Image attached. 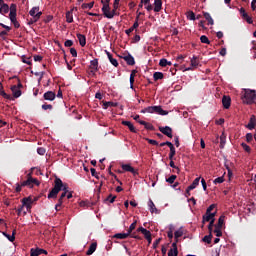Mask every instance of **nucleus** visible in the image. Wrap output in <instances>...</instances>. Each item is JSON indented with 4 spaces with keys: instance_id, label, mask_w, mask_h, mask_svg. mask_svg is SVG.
I'll return each mask as SVG.
<instances>
[{
    "instance_id": "1",
    "label": "nucleus",
    "mask_w": 256,
    "mask_h": 256,
    "mask_svg": "<svg viewBox=\"0 0 256 256\" xmlns=\"http://www.w3.org/2000/svg\"><path fill=\"white\" fill-rule=\"evenodd\" d=\"M62 194H60L59 200H58V207L62 206L63 200L64 198L67 197V184H64L61 180V178H55L54 180V188H52V190H50V192L48 193L47 198L48 199H55L57 198V195L61 192Z\"/></svg>"
},
{
    "instance_id": "2",
    "label": "nucleus",
    "mask_w": 256,
    "mask_h": 256,
    "mask_svg": "<svg viewBox=\"0 0 256 256\" xmlns=\"http://www.w3.org/2000/svg\"><path fill=\"white\" fill-rule=\"evenodd\" d=\"M101 12L106 19H112L117 15V9H119V3H113V9L110 8V2H102Z\"/></svg>"
},
{
    "instance_id": "3",
    "label": "nucleus",
    "mask_w": 256,
    "mask_h": 256,
    "mask_svg": "<svg viewBox=\"0 0 256 256\" xmlns=\"http://www.w3.org/2000/svg\"><path fill=\"white\" fill-rule=\"evenodd\" d=\"M243 103L246 105H252L256 101V92L255 90L244 89V94L241 97Z\"/></svg>"
},
{
    "instance_id": "4",
    "label": "nucleus",
    "mask_w": 256,
    "mask_h": 256,
    "mask_svg": "<svg viewBox=\"0 0 256 256\" xmlns=\"http://www.w3.org/2000/svg\"><path fill=\"white\" fill-rule=\"evenodd\" d=\"M29 14H30L31 18L28 19V25H30V26L37 23L38 20L40 19V17H42V12L40 11V7H38V6L31 8Z\"/></svg>"
},
{
    "instance_id": "5",
    "label": "nucleus",
    "mask_w": 256,
    "mask_h": 256,
    "mask_svg": "<svg viewBox=\"0 0 256 256\" xmlns=\"http://www.w3.org/2000/svg\"><path fill=\"white\" fill-rule=\"evenodd\" d=\"M40 182L36 178H32L31 174H28V178L21 182V187L33 188V186H39Z\"/></svg>"
},
{
    "instance_id": "6",
    "label": "nucleus",
    "mask_w": 256,
    "mask_h": 256,
    "mask_svg": "<svg viewBox=\"0 0 256 256\" xmlns=\"http://www.w3.org/2000/svg\"><path fill=\"white\" fill-rule=\"evenodd\" d=\"M134 238V239H141L138 235L137 232H127V233H120V234H115L113 235V238L115 239H120V240H124L127 238Z\"/></svg>"
},
{
    "instance_id": "7",
    "label": "nucleus",
    "mask_w": 256,
    "mask_h": 256,
    "mask_svg": "<svg viewBox=\"0 0 256 256\" xmlns=\"http://www.w3.org/2000/svg\"><path fill=\"white\" fill-rule=\"evenodd\" d=\"M164 146H168L170 148L169 158H170V160H173V157H175V155L177 153L175 146H173V144L170 141L162 142L161 147H164Z\"/></svg>"
},
{
    "instance_id": "8",
    "label": "nucleus",
    "mask_w": 256,
    "mask_h": 256,
    "mask_svg": "<svg viewBox=\"0 0 256 256\" xmlns=\"http://www.w3.org/2000/svg\"><path fill=\"white\" fill-rule=\"evenodd\" d=\"M147 11H154V13H159L161 11V0H154V8L152 5H147Z\"/></svg>"
},
{
    "instance_id": "9",
    "label": "nucleus",
    "mask_w": 256,
    "mask_h": 256,
    "mask_svg": "<svg viewBox=\"0 0 256 256\" xmlns=\"http://www.w3.org/2000/svg\"><path fill=\"white\" fill-rule=\"evenodd\" d=\"M89 69H91V71H89V74L95 76V73L98 72V59L91 60L89 64Z\"/></svg>"
},
{
    "instance_id": "10",
    "label": "nucleus",
    "mask_w": 256,
    "mask_h": 256,
    "mask_svg": "<svg viewBox=\"0 0 256 256\" xmlns=\"http://www.w3.org/2000/svg\"><path fill=\"white\" fill-rule=\"evenodd\" d=\"M138 232L144 235V238H146L147 242H151V232H149V230H147L146 228L139 227L137 228V231L135 233Z\"/></svg>"
},
{
    "instance_id": "11",
    "label": "nucleus",
    "mask_w": 256,
    "mask_h": 256,
    "mask_svg": "<svg viewBox=\"0 0 256 256\" xmlns=\"http://www.w3.org/2000/svg\"><path fill=\"white\" fill-rule=\"evenodd\" d=\"M21 203H23V206H25L26 209H31L32 204L35 203V200L32 199V196H28L26 198H23L21 200Z\"/></svg>"
},
{
    "instance_id": "12",
    "label": "nucleus",
    "mask_w": 256,
    "mask_h": 256,
    "mask_svg": "<svg viewBox=\"0 0 256 256\" xmlns=\"http://www.w3.org/2000/svg\"><path fill=\"white\" fill-rule=\"evenodd\" d=\"M55 97H57L55 95V92L48 91V92L43 93V100H45V101L53 102L55 100Z\"/></svg>"
},
{
    "instance_id": "13",
    "label": "nucleus",
    "mask_w": 256,
    "mask_h": 256,
    "mask_svg": "<svg viewBox=\"0 0 256 256\" xmlns=\"http://www.w3.org/2000/svg\"><path fill=\"white\" fill-rule=\"evenodd\" d=\"M9 20L11 23H18L16 20V4H11V12L9 13Z\"/></svg>"
},
{
    "instance_id": "14",
    "label": "nucleus",
    "mask_w": 256,
    "mask_h": 256,
    "mask_svg": "<svg viewBox=\"0 0 256 256\" xmlns=\"http://www.w3.org/2000/svg\"><path fill=\"white\" fill-rule=\"evenodd\" d=\"M161 134H163L164 136L170 139L173 138V130L171 129V127H168V126L161 127Z\"/></svg>"
},
{
    "instance_id": "15",
    "label": "nucleus",
    "mask_w": 256,
    "mask_h": 256,
    "mask_svg": "<svg viewBox=\"0 0 256 256\" xmlns=\"http://www.w3.org/2000/svg\"><path fill=\"white\" fill-rule=\"evenodd\" d=\"M214 217H216V213H205V215L202 217V224H205L206 222L215 221Z\"/></svg>"
},
{
    "instance_id": "16",
    "label": "nucleus",
    "mask_w": 256,
    "mask_h": 256,
    "mask_svg": "<svg viewBox=\"0 0 256 256\" xmlns=\"http://www.w3.org/2000/svg\"><path fill=\"white\" fill-rule=\"evenodd\" d=\"M199 181H200V177L195 178V180H193L192 184H190V186L187 187V195H190V191L194 190L197 186H199Z\"/></svg>"
},
{
    "instance_id": "17",
    "label": "nucleus",
    "mask_w": 256,
    "mask_h": 256,
    "mask_svg": "<svg viewBox=\"0 0 256 256\" xmlns=\"http://www.w3.org/2000/svg\"><path fill=\"white\" fill-rule=\"evenodd\" d=\"M231 106V97L229 96H222V107H224V109H229V107Z\"/></svg>"
},
{
    "instance_id": "18",
    "label": "nucleus",
    "mask_w": 256,
    "mask_h": 256,
    "mask_svg": "<svg viewBox=\"0 0 256 256\" xmlns=\"http://www.w3.org/2000/svg\"><path fill=\"white\" fill-rule=\"evenodd\" d=\"M255 127H256V117H255V115H251L250 121L246 125V129L253 130V129H255Z\"/></svg>"
},
{
    "instance_id": "19",
    "label": "nucleus",
    "mask_w": 256,
    "mask_h": 256,
    "mask_svg": "<svg viewBox=\"0 0 256 256\" xmlns=\"http://www.w3.org/2000/svg\"><path fill=\"white\" fill-rule=\"evenodd\" d=\"M147 207H149L151 214H159V210L154 205L153 200L149 199V202H147Z\"/></svg>"
},
{
    "instance_id": "20",
    "label": "nucleus",
    "mask_w": 256,
    "mask_h": 256,
    "mask_svg": "<svg viewBox=\"0 0 256 256\" xmlns=\"http://www.w3.org/2000/svg\"><path fill=\"white\" fill-rule=\"evenodd\" d=\"M138 20H139V16L135 18L134 25H132V27H130L129 29L125 30V34L129 36L134 30H136L139 27V23L137 22Z\"/></svg>"
},
{
    "instance_id": "21",
    "label": "nucleus",
    "mask_w": 256,
    "mask_h": 256,
    "mask_svg": "<svg viewBox=\"0 0 256 256\" xmlns=\"http://www.w3.org/2000/svg\"><path fill=\"white\" fill-rule=\"evenodd\" d=\"M123 59L127 63V65H129V66L136 65V60H134V57L131 54H129L127 56H124Z\"/></svg>"
},
{
    "instance_id": "22",
    "label": "nucleus",
    "mask_w": 256,
    "mask_h": 256,
    "mask_svg": "<svg viewBox=\"0 0 256 256\" xmlns=\"http://www.w3.org/2000/svg\"><path fill=\"white\" fill-rule=\"evenodd\" d=\"M122 170H124L125 172L132 173L134 175H137L136 169H134L130 164L122 165Z\"/></svg>"
},
{
    "instance_id": "23",
    "label": "nucleus",
    "mask_w": 256,
    "mask_h": 256,
    "mask_svg": "<svg viewBox=\"0 0 256 256\" xmlns=\"http://www.w3.org/2000/svg\"><path fill=\"white\" fill-rule=\"evenodd\" d=\"M172 247L169 251H168V256H178V248H177V242L172 244Z\"/></svg>"
},
{
    "instance_id": "24",
    "label": "nucleus",
    "mask_w": 256,
    "mask_h": 256,
    "mask_svg": "<svg viewBox=\"0 0 256 256\" xmlns=\"http://www.w3.org/2000/svg\"><path fill=\"white\" fill-rule=\"evenodd\" d=\"M97 247V243L93 242L91 245H89L88 251H86V256H91L93 253H95Z\"/></svg>"
},
{
    "instance_id": "25",
    "label": "nucleus",
    "mask_w": 256,
    "mask_h": 256,
    "mask_svg": "<svg viewBox=\"0 0 256 256\" xmlns=\"http://www.w3.org/2000/svg\"><path fill=\"white\" fill-rule=\"evenodd\" d=\"M106 56L108 57V60L110 61V63H112V65L117 68L119 66V62L117 61V59H114L112 54L110 52H106Z\"/></svg>"
},
{
    "instance_id": "26",
    "label": "nucleus",
    "mask_w": 256,
    "mask_h": 256,
    "mask_svg": "<svg viewBox=\"0 0 256 256\" xmlns=\"http://www.w3.org/2000/svg\"><path fill=\"white\" fill-rule=\"evenodd\" d=\"M0 13L2 15L11 13V6H9L8 4H2L0 8Z\"/></svg>"
},
{
    "instance_id": "27",
    "label": "nucleus",
    "mask_w": 256,
    "mask_h": 256,
    "mask_svg": "<svg viewBox=\"0 0 256 256\" xmlns=\"http://www.w3.org/2000/svg\"><path fill=\"white\" fill-rule=\"evenodd\" d=\"M11 92H13V97L16 99L21 96V90L17 86H11Z\"/></svg>"
},
{
    "instance_id": "28",
    "label": "nucleus",
    "mask_w": 256,
    "mask_h": 256,
    "mask_svg": "<svg viewBox=\"0 0 256 256\" xmlns=\"http://www.w3.org/2000/svg\"><path fill=\"white\" fill-rule=\"evenodd\" d=\"M122 125L127 126L131 133H136V127H134L131 121H122Z\"/></svg>"
},
{
    "instance_id": "29",
    "label": "nucleus",
    "mask_w": 256,
    "mask_h": 256,
    "mask_svg": "<svg viewBox=\"0 0 256 256\" xmlns=\"http://www.w3.org/2000/svg\"><path fill=\"white\" fill-rule=\"evenodd\" d=\"M76 8H72L71 11H67L66 13V22L69 24L73 23V10H75Z\"/></svg>"
},
{
    "instance_id": "30",
    "label": "nucleus",
    "mask_w": 256,
    "mask_h": 256,
    "mask_svg": "<svg viewBox=\"0 0 256 256\" xmlns=\"http://www.w3.org/2000/svg\"><path fill=\"white\" fill-rule=\"evenodd\" d=\"M76 37L78 38L79 41V45L81 47L86 46V36L82 35V34H77Z\"/></svg>"
},
{
    "instance_id": "31",
    "label": "nucleus",
    "mask_w": 256,
    "mask_h": 256,
    "mask_svg": "<svg viewBox=\"0 0 256 256\" xmlns=\"http://www.w3.org/2000/svg\"><path fill=\"white\" fill-rule=\"evenodd\" d=\"M136 70H132V72H130V89H134V78L136 77Z\"/></svg>"
},
{
    "instance_id": "32",
    "label": "nucleus",
    "mask_w": 256,
    "mask_h": 256,
    "mask_svg": "<svg viewBox=\"0 0 256 256\" xmlns=\"http://www.w3.org/2000/svg\"><path fill=\"white\" fill-rule=\"evenodd\" d=\"M204 18L205 21H207V25H214V20L212 19L211 14L204 12Z\"/></svg>"
},
{
    "instance_id": "33",
    "label": "nucleus",
    "mask_w": 256,
    "mask_h": 256,
    "mask_svg": "<svg viewBox=\"0 0 256 256\" xmlns=\"http://www.w3.org/2000/svg\"><path fill=\"white\" fill-rule=\"evenodd\" d=\"M2 235L6 238H8L9 242H15V235H16V230H13V235H9L6 232H2Z\"/></svg>"
},
{
    "instance_id": "34",
    "label": "nucleus",
    "mask_w": 256,
    "mask_h": 256,
    "mask_svg": "<svg viewBox=\"0 0 256 256\" xmlns=\"http://www.w3.org/2000/svg\"><path fill=\"white\" fill-rule=\"evenodd\" d=\"M140 125H143L146 130L153 131L154 127L152 124L147 123L146 121H139Z\"/></svg>"
},
{
    "instance_id": "35",
    "label": "nucleus",
    "mask_w": 256,
    "mask_h": 256,
    "mask_svg": "<svg viewBox=\"0 0 256 256\" xmlns=\"http://www.w3.org/2000/svg\"><path fill=\"white\" fill-rule=\"evenodd\" d=\"M31 253H36L38 255H47V250H44V249H40V248H36V249H31L30 250Z\"/></svg>"
},
{
    "instance_id": "36",
    "label": "nucleus",
    "mask_w": 256,
    "mask_h": 256,
    "mask_svg": "<svg viewBox=\"0 0 256 256\" xmlns=\"http://www.w3.org/2000/svg\"><path fill=\"white\" fill-rule=\"evenodd\" d=\"M226 218V216H224V215H221L220 217H219V220L217 221V226H216V228H218V229H222L223 228V225H224V219Z\"/></svg>"
},
{
    "instance_id": "37",
    "label": "nucleus",
    "mask_w": 256,
    "mask_h": 256,
    "mask_svg": "<svg viewBox=\"0 0 256 256\" xmlns=\"http://www.w3.org/2000/svg\"><path fill=\"white\" fill-rule=\"evenodd\" d=\"M219 140L221 141L219 147L221 149H224V146L226 145V136L224 135V133L221 134V136L219 137Z\"/></svg>"
},
{
    "instance_id": "38",
    "label": "nucleus",
    "mask_w": 256,
    "mask_h": 256,
    "mask_svg": "<svg viewBox=\"0 0 256 256\" xmlns=\"http://www.w3.org/2000/svg\"><path fill=\"white\" fill-rule=\"evenodd\" d=\"M95 5V2H89V3H84L81 5V9H92L93 6Z\"/></svg>"
},
{
    "instance_id": "39",
    "label": "nucleus",
    "mask_w": 256,
    "mask_h": 256,
    "mask_svg": "<svg viewBox=\"0 0 256 256\" xmlns=\"http://www.w3.org/2000/svg\"><path fill=\"white\" fill-rule=\"evenodd\" d=\"M190 65L192 68H197V66H199V61L196 56H193L192 60H190Z\"/></svg>"
},
{
    "instance_id": "40",
    "label": "nucleus",
    "mask_w": 256,
    "mask_h": 256,
    "mask_svg": "<svg viewBox=\"0 0 256 256\" xmlns=\"http://www.w3.org/2000/svg\"><path fill=\"white\" fill-rule=\"evenodd\" d=\"M203 242L207 243V244H211L212 241V232H209V235L204 236V238L202 239Z\"/></svg>"
},
{
    "instance_id": "41",
    "label": "nucleus",
    "mask_w": 256,
    "mask_h": 256,
    "mask_svg": "<svg viewBox=\"0 0 256 256\" xmlns=\"http://www.w3.org/2000/svg\"><path fill=\"white\" fill-rule=\"evenodd\" d=\"M200 42L204 43V44H207V45L211 44V41L205 35L200 36Z\"/></svg>"
},
{
    "instance_id": "42",
    "label": "nucleus",
    "mask_w": 256,
    "mask_h": 256,
    "mask_svg": "<svg viewBox=\"0 0 256 256\" xmlns=\"http://www.w3.org/2000/svg\"><path fill=\"white\" fill-rule=\"evenodd\" d=\"M115 199H117V196H113L112 194H110L106 197L105 201L110 202V204H113L115 202Z\"/></svg>"
},
{
    "instance_id": "43",
    "label": "nucleus",
    "mask_w": 256,
    "mask_h": 256,
    "mask_svg": "<svg viewBox=\"0 0 256 256\" xmlns=\"http://www.w3.org/2000/svg\"><path fill=\"white\" fill-rule=\"evenodd\" d=\"M152 113L156 115H161V106H152Z\"/></svg>"
},
{
    "instance_id": "44",
    "label": "nucleus",
    "mask_w": 256,
    "mask_h": 256,
    "mask_svg": "<svg viewBox=\"0 0 256 256\" xmlns=\"http://www.w3.org/2000/svg\"><path fill=\"white\" fill-rule=\"evenodd\" d=\"M183 236V229L180 228L175 231V239L177 240L178 238H181Z\"/></svg>"
},
{
    "instance_id": "45",
    "label": "nucleus",
    "mask_w": 256,
    "mask_h": 256,
    "mask_svg": "<svg viewBox=\"0 0 256 256\" xmlns=\"http://www.w3.org/2000/svg\"><path fill=\"white\" fill-rule=\"evenodd\" d=\"M166 66H171V62L166 59H161V68H165Z\"/></svg>"
},
{
    "instance_id": "46",
    "label": "nucleus",
    "mask_w": 256,
    "mask_h": 256,
    "mask_svg": "<svg viewBox=\"0 0 256 256\" xmlns=\"http://www.w3.org/2000/svg\"><path fill=\"white\" fill-rule=\"evenodd\" d=\"M187 18L190 21H195V14L192 11L187 12Z\"/></svg>"
},
{
    "instance_id": "47",
    "label": "nucleus",
    "mask_w": 256,
    "mask_h": 256,
    "mask_svg": "<svg viewBox=\"0 0 256 256\" xmlns=\"http://www.w3.org/2000/svg\"><path fill=\"white\" fill-rule=\"evenodd\" d=\"M0 95L4 99L11 100V96L9 94H7L6 92H4V90H0Z\"/></svg>"
},
{
    "instance_id": "48",
    "label": "nucleus",
    "mask_w": 256,
    "mask_h": 256,
    "mask_svg": "<svg viewBox=\"0 0 256 256\" xmlns=\"http://www.w3.org/2000/svg\"><path fill=\"white\" fill-rule=\"evenodd\" d=\"M175 180H177V176L176 175H171L170 178L166 179V182L173 184L175 183Z\"/></svg>"
},
{
    "instance_id": "49",
    "label": "nucleus",
    "mask_w": 256,
    "mask_h": 256,
    "mask_svg": "<svg viewBox=\"0 0 256 256\" xmlns=\"http://www.w3.org/2000/svg\"><path fill=\"white\" fill-rule=\"evenodd\" d=\"M137 221H134L132 224H130L129 230L127 232L132 233L136 229Z\"/></svg>"
},
{
    "instance_id": "50",
    "label": "nucleus",
    "mask_w": 256,
    "mask_h": 256,
    "mask_svg": "<svg viewBox=\"0 0 256 256\" xmlns=\"http://www.w3.org/2000/svg\"><path fill=\"white\" fill-rule=\"evenodd\" d=\"M241 147H243V150L246 151V153H251V148L245 143H241Z\"/></svg>"
},
{
    "instance_id": "51",
    "label": "nucleus",
    "mask_w": 256,
    "mask_h": 256,
    "mask_svg": "<svg viewBox=\"0 0 256 256\" xmlns=\"http://www.w3.org/2000/svg\"><path fill=\"white\" fill-rule=\"evenodd\" d=\"M45 152H46L45 148H43V147H39L36 149V153H38V155H40V156L45 155Z\"/></svg>"
},
{
    "instance_id": "52",
    "label": "nucleus",
    "mask_w": 256,
    "mask_h": 256,
    "mask_svg": "<svg viewBox=\"0 0 256 256\" xmlns=\"http://www.w3.org/2000/svg\"><path fill=\"white\" fill-rule=\"evenodd\" d=\"M53 106L51 104H43L42 105V110L47 111V110H52Z\"/></svg>"
},
{
    "instance_id": "53",
    "label": "nucleus",
    "mask_w": 256,
    "mask_h": 256,
    "mask_svg": "<svg viewBox=\"0 0 256 256\" xmlns=\"http://www.w3.org/2000/svg\"><path fill=\"white\" fill-rule=\"evenodd\" d=\"M142 113H151L153 114V106H149L144 108V110H142Z\"/></svg>"
},
{
    "instance_id": "54",
    "label": "nucleus",
    "mask_w": 256,
    "mask_h": 256,
    "mask_svg": "<svg viewBox=\"0 0 256 256\" xmlns=\"http://www.w3.org/2000/svg\"><path fill=\"white\" fill-rule=\"evenodd\" d=\"M214 233H216L217 238L223 236V232L221 231V228H216V230H214Z\"/></svg>"
},
{
    "instance_id": "55",
    "label": "nucleus",
    "mask_w": 256,
    "mask_h": 256,
    "mask_svg": "<svg viewBox=\"0 0 256 256\" xmlns=\"http://www.w3.org/2000/svg\"><path fill=\"white\" fill-rule=\"evenodd\" d=\"M224 167H226V170H228V177H233V171H231V168H229V164H224Z\"/></svg>"
},
{
    "instance_id": "56",
    "label": "nucleus",
    "mask_w": 256,
    "mask_h": 256,
    "mask_svg": "<svg viewBox=\"0 0 256 256\" xmlns=\"http://www.w3.org/2000/svg\"><path fill=\"white\" fill-rule=\"evenodd\" d=\"M224 183V177H217L216 180H214V184H223Z\"/></svg>"
},
{
    "instance_id": "57",
    "label": "nucleus",
    "mask_w": 256,
    "mask_h": 256,
    "mask_svg": "<svg viewBox=\"0 0 256 256\" xmlns=\"http://www.w3.org/2000/svg\"><path fill=\"white\" fill-rule=\"evenodd\" d=\"M254 139V135L251 133L246 134V142L250 143Z\"/></svg>"
},
{
    "instance_id": "58",
    "label": "nucleus",
    "mask_w": 256,
    "mask_h": 256,
    "mask_svg": "<svg viewBox=\"0 0 256 256\" xmlns=\"http://www.w3.org/2000/svg\"><path fill=\"white\" fill-rule=\"evenodd\" d=\"M154 81H158L161 79V72H156L153 74Z\"/></svg>"
},
{
    "instance_id": "59",
    "label": "nucleus",
    "mask_w": 256,
    "mask_h": 256,
    "mask_svg": "<svg viewBox=\"0 0 256 256\" xmlns=\"http://www.w3.org/2000/svg\"><path fill=\"white\" fill-rule=\"evenodd\" d=\"M64 46L66 48L73 47V40H66V42H64Z\"/></svg>"
},
{
    "instance_id": "60",
    "label": "nucleus",
    "mask_w": 256,
    "mask_h": 256,
    "mask_svg": "<svg viewBox=\"0 0 256 256\" xmlns=\"http://www.w3.org/2000/svg\"><path fill=\"white\" fill-rule=\"evenodd\" d=\"M70 52L73 58L78 57V51L75 48H71Z\"/></svg>"
},
{
    "instance_id": "61",
    "label": "nucleus",
    "mask_w": 256,
    "mask_h": 256,
    "mask_svg": "<svg viewBox=\"0 0 256 256\" xmlns=\"http://www.w3.org/2000/svg\"><path fill=\"white\" fill-rule=\"evenodd\" d=\"M214 208H216L215 204H212L209 206V208H207V211L205 212V214H211L212 210H214Z\"/></svg>"
},
{
    "instance_id": "62",
    "label": "nucleus",
    "mask_w": 256,
    "mask_h": 256,
    "mask_svg": "<svg viewBox=\"0 0 256 256\" xmlns=\"http://www.w3.org/2000/svg\"><path fill=\"white\" fill-rule=\"evenodd\" d=\"M239 14H241V17H248V14L245 12V8H240Z\"/></svg>"
},
{
    "instance_id": "63",
    "label": "nucleus",
    "mask_w": 256,
    "mask_h": 256,
    "mask_svg": "<svg viewBox=\"0 0 256 256\" xmlns=\"http://www.w3.org/2000/svg\"><path fill=\"white\" fill-rule=\"evenodd\" d=\"M22 61L26 65H32V62L30 61V58H26L25 56H23V60Z\"/></svg>"
},
{
    "instance_id": "64",
    "label": "nucleus",
    "mask_w": 256,
    "mask_h": 256,
    "mask_svg": "<svg viewBox=\"0 0 256 256\" xmlns=\"http://www.w3.org/2000/svg\"><path fill=\"white\" fill-rule=\"evenodd\" d=\"M168 238L173 239V226H170V231H168Z\"/></svg>"
}]
</instances>
